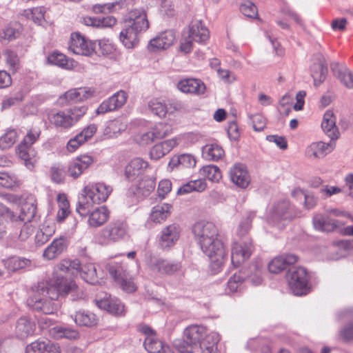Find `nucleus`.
Returning <instances> with one entry per match:
<instances>
[{
  "instance_id": "nucleus-1",
  "label": "nucleus",
  "mask_w": 353,
  "mask_h": 353,
  "mask_svg": "<svg viewBox=\"0 0 353 353\" xmlns=\"http://www.w3.org/2000/svg\"><path fill=\"white\" fill-rule=\"evenodd\" d=\"M72 294L75 299H83L84 292L80 290L73 280H68L63 276H57L50 288L43 284L31 288L29 291L27 303L34 310L46 314H53L57 310L54 302L59 295Z\"/></svg>"
},
{
  "instance_id": "nucleus-2",
  "label": "nucleus",
  "mask_w": 353,
  "mask_h": 353,
  "mask_svg": "<svg viewBox=\"0 0 353 353\" xmlns=\"http://www.w3.org/2000/svg\"><path fill=\"white\" fill-rule=\"evenodd\" d=\"M192 232L202 251L210 259L212 272L216 274L227 259L226 248L219 239L218 228L212 222L199 221L194 225Z\"/></svg>"
},
{
  "instance_id": "nucleus-3",
  "label": "nucleus",
  "mask_w": 353,
  "mask_h": 353,
  "mask_svg": "<svg viewBox=\"0 0 353 353\" xmlns=\"http://www.w3.org/2000/svg\"><path fill=\"white\" fill-rule=\"evenodd\" d=\"M149 28V22L145 10L134 9L130 11L123 21V28L119 34V40L129 49L135 48L139 42V36Z\"/></svg>"
},
{
  "instance_id": "nucleus-4",
  "label": "nucleus",
  "mask_w": 353,
  "mask_h": 353,
  "mask_svg": "<svg viewBox=\"0 0 353 353\" xmlns=\"http://www.w3.org/2000/svg\"><path fill=\"white\" fill-rule=\"evenodd\" d=\"M85 105L73 106L64 109L53 108L46 113V122L52 128L59 131H68L74 127L85 115Z\"/></svg>"
},
{
  "instance_id": "nucleus-5",
  "label": "nucleus",
  "mask_w": 353,
  "mask_h": 353,
  "mask_svg": "<svg viewBox=\"0 0 353 353\" xmlns=\"http://www.w3.org/2000/svg\"><path fill=\"white\" fill-rule=\"evenodd\" d=\"M345 216L353 220L349 214L339 210L337 209H331L327 210L326 213L316 214L313 217L312 223L315 229L321 232H332L337 230L343 226L345 223L336 218Z\"/></svg>"
},
{
  "instance_id": "nucleus-6",
  "label": "nucleus",
  "mask_w": 353,
  "mask_h": 353,
  "mask_svg": "<svg viewBox=\"0 0 353 353\" xmlns=\"http://www.w3.org/2000/svg\"><path fill=\"white\" fill-rule=\"evenodd\" d=\"M287 281L289 288L295 295H305L310 292L309 274L302 267L290 269L287 274Z\"/></svg>"
},
{
  "instance_id": "nucleus-7",
  "label": "nucleus",
  "mask_w": 353,
  "mask_h": 353,
  "mask_svg": "<svg viewBox=\"0 0 353 353\" xmlns=\"http://www.w3.org/2000/svg\"><path fill=\"white\" fill-rule=\"evenodd\" d=\"M108 271L121 288L128 293L134 292L137 289L134 279L129 275L126 268L119 263H110L108 265Z\"/></svg>"
},
{
  "instance_id": "nucleus-8",
  "label": "nucleus",
  "mask_w": 353,
  "mask_h": 353,
  "mask_svg": "<svg viewBox=\"0 0 353 353\" xmlns=\"http://www.w3.org/2000/svg\"><path fill=\"white\" fill-rule=\"evenodd\" d=\"M189 138L190 134H181L154 145L150 151V159L154 160L161 159L176 146L185 145Z\"/></svg>"
},
{
  "instance_id": "nucleus-9",
  "label": "nucleus",
  "mask_w": 353,
  "mask_h": 353,
  "mask_svg": "<svg viewBox=\"0 0 353 353\" xmlns=\"http://www.w3.org/2000/svg\"><path fill=\"white\" fill-rule=\"evenodd\" d=\"M68 50L75 54L92 57L95 53V43L79 32H72L68 42Z\"/></svg>"
},
{
  "instance_id": "nucleus-10",
  "label": "nucleus",
  "mask_w": 353,
  "mask_h": 353,
  "mask_svg": "<svg viewBox=\"0 0 353 353\" xmlns=\"http://www.w3.org/2000/svg\"><path fill=\"white\" fill-rule=\"evenodd\" d=\"M82 192L90 197L92 203L100 204L106 201L112 192V188L104 183L99 182L86 185Z\"/></svg>"
},
{
  "instance_id": "nucleus-11",
  "label": "nucleus",
  "mask_w": 353,
  "mask_h": 353,
  "mask_svg": "<svg viewBox=\"0 0 353 353\" xmlns=\"http://www.w3.org/2000/svg\"><path fill=\"white\" fill-rule=\"evenodd\" d=\"M94 163V158L88 154H80L68 164L66 173L73 179H77Z\"/></svg>"
},
{
  "instance_id": "nucleus-12",
  "label": "nucleus",
  "mask_w": 353,
  "mask_h": 353,
  "mask_svg": "<svg viewBox=\"0 0 353 353\" xmlns=\"http://www.w3.org/2000/svg\"><path fill=\"white\" fill-rule=\"evenodd\" d=\"M126 221L118 219L110 222L102 230L103 238L109 241L117 242L123 239L128 233Z\"/></svg>"
},
{
  "instance_id": "nucleus-13",
  "label": "nucleus",
  "mask_w": 353,
  "mask_h": 353,
  "mask_svg": "<svg viewBox=\"0 0 353 353\" xmlns=\"http://www.w3.org/2000/svg\"><path fill=\"white\" fill-rule=\"evenodd\" d=\"M253 249V245L250 242L234 243L231 252L232 265L235 268L239 267L250 257Z\"/></svg>"
},
{
  "instance_id": "nucleus-14",
  "label": "nucleus",
  "mask_w": 353,
  "mask_h": 353,
  "mask_svg": "<svg viewBox=\"0 0 353 353\" xmlns=\"http://www.w3.org/2000/svg\"><path fill=\"white\" fill-rule=\"evenodd\" d=\"M335 142L332 140L329 143L323 141L312 142L306 147L305 155L311 159H322L331 153L335 148Z\"/></svg>"
},
{
  "instance_id": "nucleus-15",
  "label": "nucleus",
  "mask_w": 353,
  "mask_h": 353,
  "mask_svg": "<svg viewBox=\"0 0 353 353\" xmlns=\"http://www.w3.org/2000/svg\"><path fill=\"white\" fill-rule=\"evenodd\" d=\"M181 268V263L164 259H155L150 265V270L154 274L159 275H172L179 272Z\"/></svg>"
},
{
  "instance_id": "nucleus-16",
  "label": "nucleus",
  "mask_w": 353,
  "mask_h": 353,
  "mask_svg": "<svg viewBox=\"0 0 353 353\" xmlns=\"http://www.w3.org/2000/svg\"><path fill=\"white\" fill-rule=\"evenodd\" d=\"M127 99V93L120 90L103 101L98 107L97 112L98 114H104L121 108L126 103Z\"/></svg>"
},
{
  "instance_id": "nucleus-17",
  "label": "nucleus",
  "mask_w": 353,
  "mask_h": 353,
  "mask_svg": "<svg viewBox=\"0 0 353 353\" xmlns=\"http://www.w3.org/2000/svg\"><path fill=\"white\" fill-rule=\"evenodd\" d=\"M94 92V90L90 88H73L60 96L59 100L65 103H78L90 98Z\"/></svg>"
},
{
  "instance_id": "nucleus-18",
  "label": "nucleus",
  "mask_w": 353,
  "mask_h": 353,
  "mask_svg": "<svg viewBox=\"0 0 353 353\" xmlns=\"http://www.w3.org/2000/svg\"><path fill=\"white\" fill-rule=\"evenodd\" d=\"M229 176L232 183L241 188H246L250 183V174L242 163L234 164L230 170Z\"/></svg>"
},
{
  "instance_id": "nucleus-19",
  "label": "nucleus",
  "mask_w": 353,
  "mask_h": 353,
  "mask_svg": "<svg viewBox=\"0 0 353 353\" xmlns=\"http://www.w3.org/2000/svg\"><path fill=\"white\" fill-rule=\"evenodd\" d=\"M69 241L66 236L55 238L44 250L43 256L47 260L54 259L67 249Z\"/></svg>"
},
{
  "instance_id": "nucleus-20",
  "label": "nucleus",
  "mask_w": 353,
  "mask_h": 353,
  "mask_svg": "<svg viewBox=\"0 0 353 353\" xmlns=\"http://www.w3.org/2000/svg\"><path fill=\"white\" fill-rule=\"evenodd\" d=\"M181 229L179 225L172 223L164 228L161 231L159 244L162 248H170L178 241Z\"/></svg>"
},
{
  "instance_id": "nucleus-21",
  "label": "nucleus",
  "mask_w": 353,
  "mask_h": 353,
  "mask_svg": "<svg viewBox=\"0 0 353 353\" xmlns=\"http://www.w3.org/2000/svg\"><path fill=\"white\" fill-rule=\"evenodd\" d=\"M61 347L58 343L50 341L36 340L28 345L25 353H61Z\"/></svg>"
},
{
  "instance_id": "nucleus-22",
  "label": "nucleus",
  "mask_w": 353,
  "mask_h": 353,
  "mask_svg": "<svg viewBox=\"0 0 353 353\" xmlns=\"http://www.w3.org/2000/svg\"><path fill=\"white\" fill-rule=\"evenodd\" d=\"M148 167V161L140 157L134 158L125 166V176L128 180L133 181L142 176Z\"/></svg>"
},
{
  "instance_id": "nucleus-23",
  "label": "nucleus",
  "mask_w": 353,
  "mask_h": 353,
  "mask_svg": "<svg viewBox=\"0 0 353 353\" xmlns=\"http://www.w3.org/2000/svg\"><path fill=\"white\" fill-rule=\"evenodd\" d=\"M206 328L201 325H191L186 327L183 332L185 339L194 346L197 344H201L203 342H207Z\"/></svg>"
},
{
  "instance_id": "nucleus-24",
  "label": "nucleus",
  "mask_w": 353,
  "mask_h": 353,
  "mask_svg": "<svg viewBox=\"0 0 353 353\" xmlns=\"http://www.w3.org/2000/svg\"><path fill=\"white\" fill-rule=\"evenodd\" d=\"M97 305L109 313L120 316L123 314L124 305L117 298L105 295V297L96 301Z\"/></svg>"
},
{
  "instance_id": "nucleus-25",
  "label": "nucleus",
  "mask_w": 353,
  "mask_h": 353,
  "mask_svg": "<svg viewBox=\"0 0 353 353\" xmlns=\"http://www.w3.org/2000/svg\"><path fill=\"white\" fill-rule=\"evenodd\" d=\"M16 154L23 161L27 169L30 170L34 169L39 157L37 151L34 148L18 145L16 148Z\"/></svg>"
},
{
  "instance_id": "nucleus-26",
  "label": "nucleus",
  "mask_w": 353,
  "mask_h": 353,
  "mask_svg": "<svg viewBox=\"0 0 353 353\" xmlns=\"http://www.w3.org/2000/svg\"><path fill=\"white\" fill-rule=\"evenodd\" d=\"M177 88L184 93L202 94L205 91V85L199 79L189 78L179 81Z\"/></svg>"
},
{
  "instance_id": "nucleus-27",
  "label": "nucleus",
  "mask_w": 353,
  "mask_h": 353,
  "mask_svg": "<svg viewBox=\"0 0 353 353\" xmlns=\"http://www.w3.org/2000/svg\"><path fill=\"white\" fill-rule=\"evenodd\" d=\"M174 41V32L172 30H166L151 39L148 48L152 51L165 50L171 46Z\"/></svg>"
},
{
  "instance_id": "nucleus-28",
  "label": "nucleus",
  "mask_w": 353,
  "mask_h": 353,
  "mask_svg": "<svg viewBox=\"0 0 353 353\" xmlns=\"http://www.w3.org/2000/svg\"><path fill=\"white\" fill-rule=\"evenodd\" d=\"M295 254H283L274 258L268 264V270L271 273L279 274L288 265H293L298 261Z\"/></svg>"
},
{
  "instance_id": "nucleus-29",
  "label": "nucleus",
  "mask_w": 353,
  "mask_h": 353,
  "mask_svg": "<svg viewBox=\"0 0 353 353\" xmlns=\"http://www.w3.org/2000/svg\"><path fill=\"white\" fill-rule=\"evenodd\" d=\"M294 213L288 201L278 203L273 208L270 217L272 223H279L281 221L291 220Z\"/></svg>"
},
{
  "instance_id": "nucleus-30",
  "label": "nucleus",
  "mask_w": 353,
  "mask_h": 353,
  "mask_svg": "<svg viewBox=\"0 0 353 353\" xmlns=\"http://www.w3.org/2000/svg\"><path fill=\"white\" fill-rule=\"evenodd\" d=\"M189 39L194 42L203 43L210 38V32L201 21L196 20L191 22L189 26Z\"/></svg>"
},
{
  "instance_id": "nucleus-31",
  "label": "nucleus",
  "mask_w": 353,
  "mask_h": 353,
  "mask_svg": "<svg viewBox=\"0 0 353 353\" xmlns=\"http://www.w3.org/2000/svg\"><path fill=\"white\" fill-rule=\"evenodd\" d=\"M110 212L105 205L94 208L88 216V224L92 228H98L105 223L110 218Z\"/></svg>"
},
{
  "instance_id": "nucleus-32",
  "label": "nucleus",
  "mask_w": 353,
  "mask_h": 353,
  "mask_svg": "<svg viewBox=\"0 0 353 353\" xmlns=\"http://www.w3.org/2000/svg\"><path fill=\"white\" fill-rule=\"evenodd\" d=\"M321 128L332 141L339 138V132L336 125V117L332 110H327L323 118Z\"/></svg>"
},
{
  "instance_id": "nucleus-33",
  "label": "nucleus",
  "mask_w": 353,
  "mask_h": 353,
  "mask_svg": "<svg viewBox=\"0 0 353 353\" xmlns=\"http://www.w3.org/2000/svg\"><path fill=\"white\" fill-rule=\"evenodd\" d=\"M56 232V225L52 221L46 220L35 234V243L42 245L47 243Z\"/></svg>"
},
{
  "instance_id": "nucleus-34",
  "label": "nucleus",
  "mask_w": 353,
  "mask_h": 353,
  "mask_svg": "<svg viewBox=\"0 0 353 353\" xmlns=\"http://www.w3.org/2000/svg\"><path fill=\"white\" fill-rule=\"evenodd\" d=\"M172 206L162 203L154 206L150 213L149 220L154 223L164 222L171 214Z\"/></svg>"
},
{
  "instance_id": "nucleus-35",
  "label": "nucleus",
  "mask_w": 353,
  "mask_h": 353,
  "mask_svg": "<svg viewBox=\"0 0 353 353\" xmlns=\"http://www.w3.org/2000/svg\"><path fill=\"white\" fill-rule=\"evenodd\" d=\"M143 345L148 353H172L170 347L159 339L157 336L145 337Z\"/></svg>"
},
{
  "instance_id": "nucleus-36",
  "label": "nucleus",
  "mask_w": 353,
  "mask_h": 353,
  "mask_svg": "<svg viewBox=\"0 0 353 353\" xmlns=\"http://www.w3.org/2000/svg\"><path fill=\"white\" fill-rule=\"evenodd\" d=\"M37 213V204L34 201H26L21 203L19 215H17L14 222H31Z\"/></svg>"
},
{
  "instance_id": "nucleus-37",
  "label": "nucleus",
  "mask_w": 353,
  "mask_h": 353,
  "mask_svg": "<svg viewBox=\"0 0 353 353\" xmlns=\"http://www.w3.org/2000/svg\"><path fill=\"white\" fill-rule=\"evenodd\" d=\"M49 63L61 68L71 70L74 68L76 63L74 60L68 58L65 54L53 52L48 57Z\"/></svg>"
},
{
  "instance_id": "nucleus-38",
  "label": "nucleus",
  "mask_w": 353,
  "mask_h": 353,
  "mask_svg": "<svg viewBox=\"0 0 353 353\" xmlns=\"http://www.w3.org/2000/svg\"><path fill=\"white\" fill-rule=\"evenodd\" d=\"M58 211L56 220L58 223H62L70 214V203L64 193H59L57 197Z\"/></svg>"
},
{
  "instance_id": "nucleus-39",
  "label": "nucleus",
  "mask_w": 353,
  "mask_h": 353,
  "mask_svg": "<svg viewBox=\"0 0 353 353\" xmlns=\"http://www.w3.org/2000/svg\"><path fill=\"white\" fill-rule=\"evenodd\" d=\"M34 325L26 318H21L17 323L15 334L17 337L24 339L34 332Z\"/></svg>"
},
{
  "instance_id": "nucleus-40",
  "label": "nucleus",
  "mask_w": 353,
  "mask_h": 353,
  "mask_svg": "<svg viewBox=\"0 0 353 353\" xmlns=\"http://www.w3.org/2000/svg\"><path fill=\"white\" fill-rule=\"evenodd\" d=\"M46 8L43 6L34 7L30 9L24 10L23 15L27 19H31L37 25H43L46 21Z\"/></svg>"
},
{
  "instance_id": "nucleus-41",
  "label": "nucleus",
  "mask_w": 353,
  "mask_h": 353,
  "mask_svg": "<svg viewBox=\"0 0 353 353\" xmlns=\"http://www.w3.org/2000/svg\"><path fill=\"white\" fill-rule=\"evenodd\" d=\"M202 153L204 158L209 161H218L225 154L222 147L217 143L205 145L202 149Z\"/></svg>"
},
{
  "instance_id": "nucleus-42",
  "label": "nucleus",
  "mask_w": 353,
  "mask_h": 353,
  "mask_svg": "<svg viewBox=\"0 0 353 353\" xmlns=\"http://www.w3.org/2000/svg\"><path fill=\"white\" fill-rule=\"evenodd\" d=\"M79 272H80L81 278L85 282L92 285L96 284L98 282V276L94 264L88 263L82 266L80 265Z\"/></svg>"
},
{
  "instance_id": "nucleus-43",
  "label": "nucleus",
  "mask_w": 353,
  "mask_h": 353,
  "mask_svg": "<svg viewBox=\"0 0 353 353\" xmlns=\"http://www.w3.org/2000/svg\"><path fill=\"white\" fill-rule=\"evenodd\" d=\"M148 108L151 112L159 117L164 118L169 112V108L165 101L161 99L156 98L150 100L148 103Z\"/></svg>"
},
{
  "instance_id": "nucleus-44",
  "label": "nucleus",
  "mask_w": 353,
  "mask_h": 353,
  "mask_svg": "<svg viewBox=\"0 0 353 353\" xmlns=\"http://www.w3.org/2000/svg\"><path fill=\"white\" fill-rule=\"evenodd\" d=\"M94 204L90 197L83 192L77 204L76 211L81 217H86L94 209Z\"/></svg>"
},
{
  "instance_id": "nucleus-45",
  "label": "nucleus",
  "mask_w": 353,
  "mask_h": 353,
  "mask_svg": "<svg viewBox=\"0 0 353 353\" xmlns=\"http://www.w3.org/2000/svg\"><path fill=\"white\" fill-rule=\"evenodd\" d=\"M199 175L207 178L209 181L214 183H219L222 179V174L220 169L216 165H205L199 170Z\"/></svg>"
},
{
  "instance_id": "nucleus-46",
  "label": "nucleus",
  "mask_w": 353,
  "mask_h": 353,
  "mask_svg": "<svg viewBox=\"0 0 353 353\" xmlns=\"http://www.w3.org/2000/svg\"><path fill=\"white\" fill-rule=\"evenodd\" d=\"M75 323L80 326L92 327L97 323V318L94 313L79 312L74 316Z\"/></svg>"
},
{
  "instance_id": "nucleus-47",
  "label": "nucleus",
  "mask_w": 353,
  "mask_h": 353,
  "mask_svg": "<svg viewBox=\"0 0 353 353\" xmlns=\"http://www.w3.org/2000/svg\"><path fill=\"white\" fill-rule=\"evenodd\" d=\"M150 131L155 140L162 139L172 133V126L167 123L159 122L155 124Z\"/></svg>"
},
{
  "instance_id": "nucleus-48",
  "label": "nucleus",
  "mask_w": 353,
  "mask_h": 353,
  "mask_svg": "<svg viewBox=\"0 0 353 353\" xmlns=\"http://www.w3.org/2000/svg\"><path fill=\"white\" fill-rule=\"evenodd\" d=\"M80 268V262L78 259L68 260L63 259L57 265V269L64 273L74 274L78 273Z\"/></svg>"
},
{
  "instance_id": "nucleus-49",
  "label": "nucleus",
  "mask_w": 353,
  "mask_h": 353,
  "mask_svg": "<svg viewBox=\"0 0 353 353\" xmlns=\"http://www.w3.org/2000/svg\"><path fill=\"white\" fill-rule=\"evenodd\" d=\"M219 341V334L210 333L207 336V342L201 344L202 353H219L217 350V343Z\"/></svg>"
},
{
  "instance_id": "nucleus-50",
  "label": "nucleus",
  "mask_w": 353,
  "mask_h": 353,
  "mask_svg": "<svg viewBox=\"0 0 353 353\" xmlns=\"http://www.w3.org/2000/svg\"><path fill=\"white\" fill-rule=\"evenodd\" d=\"M41 134V131L39 127H32L27 130L26 135L19 145L32 147L39 139Z\"/></svg>"
},
{
  "instance_id": "nucleus-51",
  "label": "nucleus",
  "mask_w": 353,
  "mask_h": 353,
  "mask_svg": "<svg viewBox=\"0 0 353 353\" xmlns=\"http://www.w3.org/2000/svg\"><path fill=\"white\" fill-rule=\"evenodd\" d=\"M334 74L340 79L341 82L347 88H353V74L350 70L345 67H341L333 69Z\"/></svg>"
},
{
  "instance_id": "nucleus-52",
  "label": "nucleus",
  "mask_w": 353,
  "mask_h": 353,
  "mask_svg": "<svg viewBox=\"0 0 353 353\" xmlns=\"http://www.w3.org/2000/svg\"><path fill=\"white\" fill-rule=\"evenodd\" d=\"M30 264V261L25 259L17 256H12L8 259L5 265L6 268L10 271H17L21 269H23Z\"/></svg>"
},
{
  "instance_id": "nucleus-53",
  "label": "nucleus",
  "mask_w": 353,
  "mask_h": 353,
  "mask_svg": "<svg viewBox=\"0 0 353 353\" xmlns=\"http://www.w3.org/2000/svg\"><path fill=\"white\" fill-rule=\"evenodd\" d=\"M126 125L118 119L112 120L108 122L107 127L105 129V134L108 137H117L121 131L125 130Z\"/></svg>"
},
{
  "instance_id": "nucleus-54",
  "label": "nucleus",
  "mask_w": 353,
  "mask_h": 353,
  "mask_svg": "<svg viewBox=\"0 0 353 353\" xmlns=\"http://www.w3.org/2000/svg\"><path fill=\"white\" fill-rule=\"evenodd\" d=\"M20 185V181L14 175H10L6 172H0V186L13 189Z\"/></svg>"
},
{
  "instance_id": "nucleus-55",
  "label": "nucleus",
  "mask_w": 353,
  "mask_h": 353,
  "mask_svg": "<svg viewBox=\"0 0 353 353\" xmlns=\"http://www.w3.org/2000/svg\"><path fill=\"white\" fill-rule=\"evenodd\" d=\"M17 138L18 135L15 130H8L0 138V148L3 150L10 148L16 142Z\"/></svg>"
},
{
  "instance_id": "nucleus-56",
  "label": "nucleus",
  "mask_w": 353,
  "mask_h": 353,
  "mask_svg": "<svg viewBox=\"0 0 353 353\" xmlns=\"http://www.w3.org/2000/svg\"><path fill=\"white\" fill-rule=\"evenodd\" d=\"M3 56L11 70H17L19 68L20 61L17 54L14 51L7 49L3 52Z\"/></svg>"
},
{
  "instance_id": "nucleus-57",
  "label": "nucleus",
  "mask_w": 353,
  "mask_h": 353,
  "mask_svg": "<svg viewBox=\"0 0 353 353\" xmlns=\"http://www.w3.org/2000/svg\"><path fill=\"white\" fill-rule=\"evenodd\" d=\"M245 279L241 272L235 273L228 281V289L232 292H236L244 282Z\"/></svg>"
},
{
  "instance_id": "nucleus-58",
  "label": "nucleus",
  "mask_w": 353,
  "mask_h": 353,
  "mask_svg": "<svg viewBox=\"0 0 353 353\" xmlns=\"http://www.w3.org/2000/svg\"><path fill=\"white\" fill-rule=\"evenodd\" d=\"M240 10L245 16L254 19L258 16V10L256 6L251 1H247L240 6Z\"/></svg>"
},
{
  "instance_id": "nucleus-59",
  "label": "nucleus",
  "mask_w": 353,
  "mask_h": 353,
  "mask_svg": "<svg viewBox=\"0 0 353 353\" xmlns=\"http://www.w3.org/2000/svg\"><path fill=\"white\" fill-rule=\"evenodd\" d=\"M66 174L64 169L59 165H54L50 169L51 179L56 183H63Z\"/></svg>"
},
{
  "instance_id": "nucleus-60",
  "label": "nucleus",
  "mask_w": 353,
  "mask_h": 353,
  "mask_svg": "<svg viewBox=\"0 0 353 353\" xmlns=\"http://www.w3.org/2000/svg\"><path fill=\"white\" fill-rule=\"evenodd\" d=\"M172 190V183L169 179H162L159 181L157 194L159 198L164 199Z\"/></svg>"
},
{
  "instance_id": "nucleus-61",
  "label": "nucleus",
  "mask_w": 353,
  "mask_h": 353,
  "mask_svg": "<svg viewBox=\"0 0 353 353\" xmlns=\"http://www.w3.org/2000/svg\"><path fill=\"white\" fill-rule=\"evenodd\" d=\"M315 68V70L312 71V76L314 84L316 85L325 80L327 69L322 65H316Z\"/></svg>"
},
{
  "instance_id": "nucleus-62",
  "label": "nucleus",
  "mask_w": 353,
  "mask_h": 353,
  "mask_svg": "<svg viewBox=\"0 0 353 353\" xmlns=\"http://www.w3.org/2000/svg\"><path fill=\"white\" fill-rule=\"evenodd\" d=\"M252 127L256 131L263 130L266 125V120L260 114H256L250 117Z\"/></svg>"
},
{
  "instance_id": "nucleus-63",
  "label": "nucleus",
  "mask_w": 353,
  "mask_h": 353,
  "mask_svg": "<svg viewBox=\"0 0 353 353\" xmlns=\"http://www.w3.org/2000/svg\"><path fill=\"white\" fill-rule=\"evenodd\" d=\"M134 141L140 145H147L152 143L154 139L150 130L145 133L137 134Z\"/></svg>"
},
{
  "instance_id": "nucleus-64",
  "label": "nucleus",
  "mask_w": 353,
  "mask_h": 353,
  "mask_svg": "<svg viewBox=\"0 0 353 353\" xmlns=\"http://www.w3.org/2000/svg\"><path fill=\"white\" fill-rule=\"evenodd\" d=\"M176 348L180 353H192L194 345L185 340H176L174 342Z\"/></svg>"
}]
</instances>
